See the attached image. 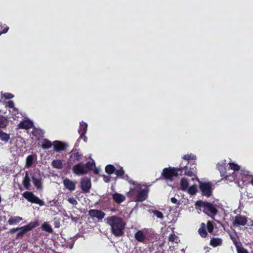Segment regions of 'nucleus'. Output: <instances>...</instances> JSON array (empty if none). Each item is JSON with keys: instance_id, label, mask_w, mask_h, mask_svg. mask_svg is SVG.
<instances>
[{"instance_id": "1", "label": "nucleus", "mask_w": 253, "mask_h": 253, "mask_svg": "<svg viewBox=\"0 0 253 253\" xmlns=\"http://www.w3.org/2000/svg\"><path fill=\"white\" fill-rule=\"evenodd\" d=\"M107 223L111 226V232L115 237H119L124 235L126 223L123 219L118 216L112 215L107 218Z\"/></svg>"}, {"instance_id": "2", "label": "nucleus", "mask_w": 253, "mask_h": 253, "mask_svg": "<svg viewBox=\"0 0 253 253\" xmlns=\"http://www.w3.org/2000/svg\"><path fill=\"white\" fill-rule=\"evenodd\" d=\"M195 206L199 207L200 210H202L204 213L212 218L218 212L217 207L213 203L199 200L196 202Z\"/></svg>"}, {"instance_id": "3", "label": "nucleus", "mask_w": 253, "mask_h": 253, "mask_svg": "<svg viewBox=\"0 0 253 253\" xmlns=\"http://www.w3.org/2000/svg\"><path fill=\"white\" fill-rule=\"evenodd\" d=\"M133 187L130 188L129 193L131 195L137 194L135 201L142 202L148 197L149 190L147 188L141 189V186L136 182H133Z\"/></svg>"}, {"instance_id": "4", "label": "nucleus", "mask_w": 253, "mask_h": 253, "mask_svg": "<svg viewBox=\"0 0 253 253\" xmlns=\"http://www.w3.org/2000/svg\"><path fill=\"white\" fill-rule=\"evenodd\" d=\"M93 167H95L94 162H87L85 164L80 163L73 167L72 171L78 175H84L92 170Z\"/></svg>"}, {"instance_id": "5", "label": "nucleus", "mask_w": 253, "mask_h": 253, "mask_svg": "<svg viewBox=\"0 0 253 253\" xmlns=\"http://www.w3.org/2000/svg\"><path fill=\"white\" fill-rule=\"evenodd\" d=\"M196 179L199 181V189L201 192L202 195L207 197H210L212 194L213 190L211 183L210 182H201L197 177H196Z\"/></svg>"}, {"instance_id": "6", "label": "nucleus", "mask_w": 253, "mask_h": 253, "mask_svg": "<svg viewBox=\"0 0 253 253\" xmlns=\"http://www.w3.org/2000/svg\"><path fill=\"white\" fill-rule=\"evenodd\" d=\"M39 224V222L37 220L35 221L30 222L26 225L19 227V232L17 234V237H22L28 232L30 231L34 228L38 227Z\"/></svg>"}, {"instance_id": "7", "label": "nucleus", "mask_w": 253, "mask_h": 253, "mask_svg": "<svg viewBox=\"0 0 253 253\" xmlns=\"http://www.w3.org/2000/svg\"><path fill=\"white\" fill-rule=\"evenodd\" d=\"M183 168H166L163 169L162 173V176L166 179H171L174 176H177Z\"/></svg>"}, {"instance_id": "8", "label": "nucleus", "mask_w": 253, "mask_h": 253, "mask_svg": "<svg viewBox=\"0 0 253 253\" xmlns=\"http://www.w3.org/2000/svg\"><path fill=\"white\" fill-rule=\"evenodd\" d=\"M22 196L31 203L38 204L40 206H42L44 205V202L36 196L32 192L26 191L23 193Z\"/></svg>"}, {"instance_id": "9", "label": "nucleus", "mask_w": 253, "mask_h": 253, "mask_svg": "<svg viewBox=\"0 0 253 253\" xmlns=\"http://www.w3.org/2000/svg\"><path fill=\"white\" fill-rule=\"evenodd\" d=\"M190 164V162H188V164L187 166L181 167V168H183L181 169V171L182 170L184 169H185V174L189 176H195L197 173V168L196 167V163L195 161H193L191 164V167H189V165Z\"/></svg>"}, {"instance_id": "10", "label": "nucleus", "mask_w": 253, "mask_h": 253, "mask_svg": "<svg viewBox=\"0 0 253 253\" xmlns=\"http://www.w3.org/2000/svg\"><path fill=\"white\" fill-rule=\"evenodd\" d=\"M247 222V217L245 215L238 214L234 217L232 223L234 226L238 227L246 225Z\"/></svg>"}, {"instance_id": "11", "label": "nucleus", "mask_w": 253, "mask_h": 253, "mask_svg": "<svg viewBox=\"0 0 253 253\" xmlns=\"http://www.w3.org/2000/svg\"><path fill=\"white\" fill-rule=\"evenodd\" d=\"M91 187V179L88 177H84L81 180V188L84 193H87Z\"/></svg>"}, {"instance_id": "12", "label": "nucleus", "mask_w": 253, "mask_h": 253, "mask_svg": "<svg viewBox=\"0 0 253 253\" xmlns=\"http://www.w3.org/2000/svg\"><path fill=\"white\" fill-rule=\"evenodd\" d=\"M87 129V124L84 121L80 123V126L78 129V132L80 134V138L83 139L84 141L86 142L87 137L85 135Z\"/></svg>"}, {"instance_id": "13", "label": "nucleus", "mask_w": 253, "mask_h": 253, "mask_svg": "<svg viewBox=\"0 0 253 253\" xmlns=\"http://www.w3.org/2000/svg\"><path fill=\"white\" fill-rule=\"evenodd\" d=\"M83 155L80 153L79 149L72 150L69 156L72 163L80 161L83 159Z\"/></svg>"}, {"instance_id": "14", "label": "nucleus", "mask_w": 253, "mask_h": 253, "mask_svg": "<svg viewBox=\"0 0 253 253\" xmlns=\"http://www.w3.org/2000/svg\"><path fill=\"white\" fill-rule=\"evenodd\" d=\"M88 215L92 218L101 220L104 217L105 213L100 210L91 209L88 211Z\"/></svg>"}, {"instance_id": "15", "label": "nucleus", "mask_w": 253, "mask_h": 253, "mask_svg": "<svg viewBox=\"0 0 253 253\" xmlns=\"http://www.w3.org/2000/svg\"><path fill=\"white\" fill-rule=\"evenodd\" d=\"M52 144L56 152L63 151L68 147L67 144L58 140L54 141Z\"/></svg>"}, {"instance_id": "16", "label": "nucleus", "mask_w": 253, "mask_h": 253, "mask_svg": "<svg viewBox=\"0 0 253 253\" xmlns=\"http://www.w3.org/2000/svg\"><path fill=\"white\" fill-rule=\"evenodd\" d=\"M76 183V182L72 181L69 178H65L63 181V184L64 187L71 192L75 190Z\"/></svg>"}, {"instance_id": "17", "label": "nucleus", "mask_w": 253, "mask_h": 253, "mask_svg": "<svg viewBox=\"0 0 253 253\" xmlns=\"http://www.w3.org/2000/svg\"><path fill=\"white\" fill-rule=\"evenodd\" d=\"M134 238L135 240L138 242L143 243L145 242L146 237L144 232L141 230H138L134 234Z\"/></svg>"}, {"instance_id": "18", "label": "nucleus", "mask_w": 253, "mask_h": 253, "mask_svg": "<svg viewBox=\"0 0 253 253\" xmlns=\"http://www.w3.org/2000/svg\"><path fill=\"white\" fill-rule=\"evenodd\" d=\"M112 199L117 204H121L126 200V197L120 193L115 192L112 195Z\"/></svg>"}, {"instance_id": "19", "label": "nucleus", "mask_w": 253, "mask_h": 253, "mask_svg": "<svg viewBox=\"0 0 253 253\" xmlns=\"http://www.w3.org/2000/svg\"><path fill=\"white\" fill-rule=\"evenodd\" d=\"M226 166L227 164L226 163H223L222 164H218L216 166L218 170L220 172L221 176L226 178L228 177L226 174Z\"/></svg>"}, {"instance_id": "20", "label": "nucleus", "mask_w": 253, "mask_h": 253, "mask_svg": "<svg viewBox=\"0 0 253 253\" xmlns=\"http://www.w3.org/2000/svg\"><path fill=\"white\" fill-rule=\"evenodd\" d=\"M18 126L20 128L28 129L33 127V124L30 120H24L19 124Z\"/></svg>"}, {"instance_id": "21", "label": "nucleus", "mask_w": 253, "mask_h": 253, "mask_svg": "<svg viewBox=\"0 0 253 253\" xmlns=\"http://www.w3.org/2000/svg\"><path fill=\"white\" fill-rule=\"evenodd\" d=\"M22 184L26 189L29 190L30 189V178L28 171L25 172V175L22 181Z\"/></svg>"}, {"instance_id": "22", "label": "nucleus", "mask_w": 253, "mask_h": 253, "mask_svg": "<svg viewBox=\"0 0 253 253\" xmlns=\"http://www.w3.org/2000/svg\"><path fill=\"white\" fill-rule=\"evenodd\" d=\"M23 218L19 216H11L7 221L9 225H15L19 223Z\"/></svg>"}, {"instance_id": "23", "label": "nucleus", "mask_w": 253, "mask_h": 253, "mask_svg": "<svg viewBox=\"0 0 253 253\" xmlns=\"http://www.w3.org/2000/svg\"><path fill=\"white\" fill-rule=\"evenodd\" d=\"M51 166L53 168L61 169L63 168L62 161L59 159L54 160L52 162Z\"/></svg>"}, {"instance_id": "24", "label": "nucleus", "mask_w": 253, "mask_h": 253, "mask_svg": "<svg viewBox=\"0 0 253 253\" xmlns=\"http://www.w3.org/2000/svg\"><path fill=\"white\" fill-rule=\"evenodd\" d=\"M198 233L202 238H206L208 233L206 230V224L204 223H202L201 224V226L198 229Z\"/></svg>"}, {"instance_id": "25", "label": "nucleus", "mask_w": 253, "mask_h": 253, "mask_svg": "<svg viewBox=\"0 0 253 253\" xmlns=\"http://www.w3.org/2000/svg\"><path fill=\"white\" fill-rule=\"evenodd\" d=\"M222 243V239L219 238H212L210 241V245L213 247H216L221 245Z\"/></svg>"}, {"instance_id": "26", "label": "nucleus", "mask_w": 253, "mask_h": 253, "mask_svg": "<svg viewBox=\"0 0 253 253\" xmlns=\"http://www.w3.org/2000/svg\"><path fill=\"white\" fill-rule=\"evenodd\" d=\"M233 243L236 247V250L237 253H249L248 250L246 249H245L243 247H240L235 239V238H232Z\"/></svg>"}, {"instance_id": "27", "label": "nucleus", "mask_w": 253, "mask_h": 253, "mask_svg": "<svg viewBox=\"0 0 253 253\" xmlns=\"http://www.w3.org/2000/svg\"><path fill=\"white\" fill-rule=\"evenodd\" d=\"M181 189L182 191H186L189 186V183L187 179L186 178H182L180 180V183Z\"/></svg>"}, {"instance_id": "28", "label": "nucleus", "mask_w": 253, "mask_h": 253, "mask_svg": "<svg viewBox=\"0 0 253 253\" xmlns=\"http://www.w3.org/2000/svg\"><path fill=\"white\" fill-rule=\"evenodd\" d=\"M41 229L42 230L47 232L48 233H52L53 230L51 228V225L47 222H44L41 226Z\"/></svg>"}, {"instance_id": "29", "label": "nucleus", "mask_w": 253, "mask_h": 253, "mask_svg": "<svg viewBox=\"0 0 253 253\" xmlns=\"http://www.w3.org/2000/svg\"><path fill=\"white\" fill-rule=\"evenodd\" d=\"M8 121L6 117L0 115V128H4L6 127Z\"/></svg>"}, {"instance_id": "30", "label": "nucleus", "mask_w": 253, "mask_h": 253, "mask_svg": "<svg viewBox=\"0 0 253 253\" xmlns=\"http://www.w3.org/2000/svg\"><path fill=\"white\" fill-rule=\"evenodd\" d=\"M42 178L40 171L39 169H35L31 173L32 181Z\"/></svg>"}, {"instance_id": "31", "label": "nucleus", "mask_w": 253, "mask_h": 253, "mask_svg": "<svg viewBox=\"0 0 253 253\" xmlns=\"http://www.w3.org/2000/svg\"><path fill=\"white\" fill-rule=\"evenodd\" d=\"M9 134L3 132L0 129V140L6 142L9 140Z\"/></svg>"}, {"instance_id": "32", "label": "nucleus", "mask_w": 253, "mask_h": 253, "mask_svg": "<svg viewBox=\"0 0 253 253\" xmlns=\"http://www.w3.org/2000/svg\"><path fill=\"white\" fill-rule=\"evenodd\" d=\"M52 143L50 141L47 139H45L43 140L42 144V147L43 149H47L50 148L52 146Z\"/></svg>"}, {"instance_id": "33", "label": "nucleus", "mask_w": 253, "mask_h": 253, "mask_svg": "<svg viewBox=\"0 0 253 253\" xmlns=\"http://www.w3.org/2000/svg\"><path fill=\"white\" fill-rule=\"evenodd\" d=\"M105 169L106 172L110 175L113 173H115L116 168L112 165H108L106 166Z\"/></svg>"}, {"instance_id": "34", "label": "nucleus", "mask_w": 253, "mask_h": 253, "mask_svg": "<svg viewBox=\"0 0 253 253\" xmlns=\"http://www.w3.org/2000/svg\"><path fill=\"white\" fill-rule=\"evenodd\" d=\"M42 178L32 181L34 186L38 190L42 189Z\"/></svg>"}, {"instance_id": "35", "label": "nucleus", "mask_w": 253, "mask_h": 253, "mask_svg": "<svg viewBox=\"0 0 253 253\" xmlns=\"http://www.w3.org/2000/svg\"><path fill=\"white\" fill-rule=\"evenodd\" d=\"M34 162V157L32 155H29L26 158V167L30 168Z\"/></svg>"}, {"instance_id": "36", "label": "nucleus", "mask_w": 253, "mask_h": 253, "mask_svg": "<svg viewBox=\"0 0 253 253\" xmlns=\"http://www.w3.org/2000/svg\"><path fill=\"white\" fill-rule=\"evenodd\" d=\"M187 190L188 193L191 195H194L197 192V186L195 185L191 186Z\"/></svg>"}, {"instance_id": "37", "label": "nucleus", "mask_w": 253, "mask_h": 253, "mask_svg": "<svg viewBox=\"0 0 253 253\" xmlns=\"http://www.w3.org/2000/svg\"><path fill=\"white\" fill-rule=\"evenodd\" d=\"M182 159L188 161L190 160L195 161L196 159V157L192 154H186L183 156Z\"/></svg>"}, {"instance_id": "38", "label": "nucleus", "mask_w": 253, "mask_h": 253, "mask_svg": "<svg viewBox=\"0 0 253 253\" xmlns=\"http://www.w3.org/2000/svg\"><path fill=\"white\" fill-rule=\"evenodd\" d=\"M207 229L208 231L210 233H211L213 232V229H214V225H213L212 222H211L210 220H208L207 221Z\"/></svg>"}, {"instance_id": "39", "label": "nucleus", "mask_w": 253, "mask_h": 253, "mask_svg": "<svg viewBox=\"0 0 253 253\" xmlns=\"http://www.w3.org/2000/svg\"><path fill=\"white\" fill-rule=\"evenodd\" d=\"M229 169L233 170L234 171H238L240 170V167L236 164L234 163H230L229 164Z\"/></svg>"}, {"instance_id": "40", "label": "nucleus", "mask_w": 253, "mask_h": 253, "mask_svg": "<svg viewBox=\"0 0 253 253\" xmlns=\"http://www.w3.org/2000/svg\"><path fill=\"white\" fill-rule=\"evenodd\" d=\"M115 173L118 177H122L124 175L125 171L122 167H121L118 169H116Z\"/></svg>"}, {"instance_id": "41", "label": "nucleus", "mask_w": 253, "mask_h": 253, "mask_svg": "<svg viewBox=\"0 0 253 253\" xmlns=\"http://www.w3.org/2000/svg\"><path fill=\"white\" fill-rule=\"evenodd\" d=\"M152 212L154 213V214L157 216L158 218H160L161 219H162L164 218V215L163 213L157 210H154L152 211Z\"/></svg>"}, {"instance_id": "42", "label": "nucleus", "mask_w": 253, "mask_h": 253, "mask_svg": "<svg viewBox=\"0 0 253 253\" xmlns=\"http://www.w3.org/2000/svg\"><path fill=\"white\" fill-rule=\"evenodd\" d=\"M0 28L2 29V31L0 32L1 34H5L7 32L9 27L6 24H0Z\"/></svg>"}, {"instance_id": "43", "label": "nucleus", "mask_w": 253, "mask_h": 253, "mask_svg": "<svg viewBox=\"0 0 253 253\" xmlns=\"http://www.w3.org/2000/svg\"><path fill=\"white\" fill-rule=\"evenodd\" d=\"M2 96L6 99H10L14 97V95L11 93L5 92L2 94Z\"/></svg>"}, {"instance_id": "44", "label": "nucleus", "mask_w": 253, "mask_h": 253, "mask_svg": "<svg viewBox=\"0 0 253 253\" xmlns=\"http://www.w3.org/2000/svg\"><path fill=\"white\" fill-rule=\"evenodd\" d=\"M122 179H124L126 180H127L128 181V182L130 184H133V182H134V181H133L132 179H130V177L128 176V175L127 174H125L122 176V177H121Z\"/></svg>"}, {"instance_id": "45", "label": "nucleus", "mask_w": 253, "mask_h": 253, "mask_svg": "<svg viewBox=\"0 0 253 253\" xmlns=\"http://www.w3.org/2000/svg\"><path fill=\"white\" fill-rule=\"evenodd\" d=\"M67 201L69 203L72 204L73 205H77L78 204L77 200L73 197L69 198Z\"/></svg>"}, {"instance_id": "46", "label": "nucleus", "mask_w": 253, "mask_h": 253, "mask_svg": "<svg viewBox=\"0 0 253 253\" xmlns=\"http://www.w3.org/2000/svg\"><path fill=\"white\" fill-rule=\"evenodd\" d=\"M177 238V236L174 234H170L169 237V240L170 242H174Z\"/></svg>"}, {"instance_id": "47", "label": "nucleus", "mask_w": 253, "mask_h": 253, "mask_svg": "<svg viewBox=\"0 0 253 253\" xmlns=\"http://www.w3.org/2000/svg\"><path fill=\"white\" fill-rule=\"evenodd\" d=\"M170 200L173 204H176L177 206H179L180 205V202L175 197L171 198Z\"/></svg>"}, {"instance_id": "48", "label": "nucleus", "mask_w": 253, "mask_h": 253, "mask_svg": "<svg viewBox=\"0 0 253 253\" xmlns=\"http://www.w3.org/2000/svg\"><path fill=\"white\" fill-rule=\"evenodd\" d=\"M8 104V107L10 108H14V103L13 101H9L7 103Z\"/></svg>"}, {"instance_id": "49", "label": "nucleus", "mask_w": 253, "mask_h": 253, "mask_svg": "<svg viewBox=\"0 0 253 253\" xmlns=\"http://www.w3.org/2000/svg\"><path fill=\"white\" fill-rule=\"evenodd\" d=\"M103 180L105 182H109L111 180V177L109 175H104Z\"/></svg>"}, {"instance_id": "50", "label": "nucleus", "mask_w": 253, "mask_h": 253, "mask_svg": "<svg viewBox=\"0 0 253 253\" xmlns=\"http://www.w3.org/2000/svg\"><path fill=\"white\" fill-rule=\"evenodd\" d=\"M18 228H19V227L13 228L12 229H11L10 230V233L11 234L15 233L16 231H18Z\"/></svg>"}, {"instance_id": "51", "label": "nucleus", "mask_w": 253, "mask_h": 253, "mask_svg": "<svg viewBox=\"0 0 253 253\" xmlns=\"http://www.w3.org/2000/svg\"><path fill=\"white\" fill-rule=\"evenodd\" d=\"M249 172L247 170H241V174H243L244 175H246V176H247L249 175Z\"/></svg>"}, {"instance_id": "52", "label": "nucleus", "mask_w": 253, "mask_h": 253, "mask_svg": "<svg viewBox=\"0 0 253 253\" xmlns=\"http://www.w3.org/2000/svg\"><path fill=\"white\" fill-rule=\"evenodd\" d=\"M93 172H94V173L95 174H97L98 173V172H99L98 170V169H95L93 170Z\"/></svg>"}, {"instance_id": "53", "label": "nucleus", "mask_w": 253, "mask_h": 253, "mask_svg": "<svg viewBox=\"0 0 253 253\" xmlns=\"http://www.w3.org/2000/svg\"><path fill=\"white\" fill-rule=\"evenodd\" d=\"M251 183L253 186V177H252V179L251 181Z\"/></svg>"}]
</instances>
